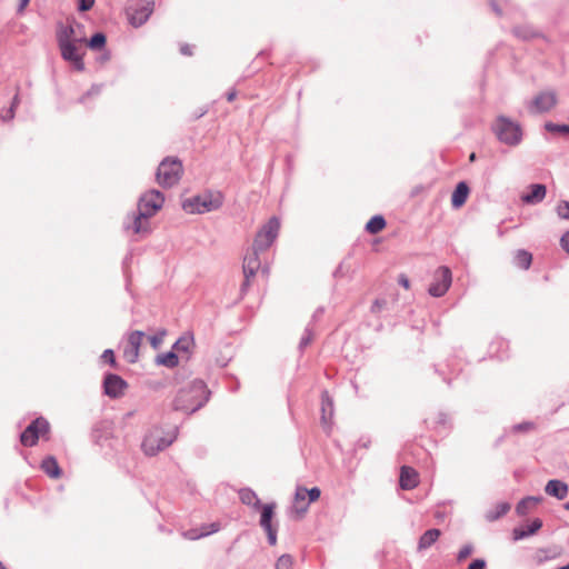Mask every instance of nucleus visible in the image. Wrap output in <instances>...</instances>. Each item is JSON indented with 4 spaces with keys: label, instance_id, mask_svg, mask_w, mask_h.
<instances>
[{
    "label": "nucleus",
    "instance_id": "1",
    "mask_svg": "<svg viewBox=\"0 0 569 569\" xmlns=\"http://www.w3.org/2000/svg\"><path fill=\"white\" fill-rule=\"evenodd\" d=\"M164 202V196L159 190L152 189L143 193L138 201V212L133 213L132 224L129 227L134 233H148L150 231L149 218L160 210Z\"/></svg>",
    "mask_w": 569,
    "mask_h": 569
},
{
    "label": "nucleus",
    "instance_id": "2",
    "mask_svg": "<svg viewBox=\"0 0 569 569\" xmlns=\"http://www.w3.org/2000/svg\"><path fill=\"white\" fill-rule=\"evenodd\" d=\"M204 391V382L202 380H194L189 389L179 390L172 403L173 409L177 411H184L189 415L196 412L204 405L208 398L206 397L202 400L194 401V395H199Z\"/></svg>",
    "mask_w": 569,
    "mask_h": 569
},
{
    "label": "nucleus",
    "instance_id": "3",
    "mask_svg": "<svg viewBox=\"0 0 569 569\" xmlns=\"http://www.w3.org/2000/svg\"><path fill=\"white\" fill-rule=\"evenodd\" d=\"M177 431L164 432L159 428L151 429L143 438L142 450L147 456H156L168 448L176 439Z\"/></svg>",
    "mask_w": 569,
    "mask_h": 569
},
{
    "label": "nucleus",
    "instance_id": "4",
    "mask_svg": "<svg viewBox=\"0 0 569 569\" xmlns=\"http://www.w3.org/2000/svg\"><path fill=\"white\" fill-rule=\"evenodd\" d=\"M222 206L220 193H204L183 200L182 209L188 213H204L219 209Z\"/></svg>",
    "mask_w": 569,
    "mask_h": 569
},
{
    "label": "nucleus",
    "instance_id": "5",
    "mask_svg": "<svg viewBox=\"0 0 569 569\" xmlns=\"http://www.w3.org/2000/svg\"><path fill=\"white\" fill-rule=\"evenodd\" d=\"M182 163L178 158H164L157 170V181L163 188L177 184L182 174Z\"/></svg>",
    "mask_w": 569,
    "mask_h": 569
},
{
    "label": "nucleus",
    "instance_id": "6",
    "mask_svg": "<svg viewBox=\"0 0 569 569\" xmlns=\"http://www.w3.org/2000/svg\"><path fill=\"white\" fill-rule=\"evenodd\" d=\"M493 131L502 143L516 146L521 141L522 131L519 123L507 117H499L493 124Z\"/></svg>",
    "mask_w": 569,
    "mask_h": 569
},
{
    "label": "nucleus",
    "instance_id": "7",
    "mask_svg": "<svg viewBox=\"0 0 569 569\" xmlns=\"http://www.w3.org/2000/svg\"><path fill=\"white\" fill-rule=\"evenodd\" d=\"M280 229V221L277 217H271L257 232L252 247L256 250H267L277 239Z\"/></svg>",
    "mask_w": 569,
    "mask_h": 569
},
{
    "label": "nucleus",
    "instance_id": "8",
    "mask_svg": "<svg viewBox=\"0 0 569 569\" xmlns=\"http://www.w3.org/2000/svg\"><path fill=\"white\" fill-rule=\"evenodd\" d=\"M50 425L47 419L39 417L34 419L20 435V441L24 447L37 445L40 435L49 432Z\"/></svg>",
    "mask_w": 569,
    "mask_h": 569
},
{
    "label": "nucleus",
    "instance_id": "9",
    "mask_svg": "<svg viewBox=\"0 0 569 569\" xmlns=\"http://www.w3.org/2000/svg\"><path fill=\"white\" fill-rule=\"evenodd\" d=\"M451 281V270L445 266L439 267L435 272L433 281L429 286V295L436 298L442 297L450 288Z\"/></svg>",
    "mask_w": 569,
    "mask_h": 569
},
{
    "label": "nucleus",
    "instance_id": "10",
    "mask_svg": "<svg viewBox=\"0 0 569 569\" xmlns=\"http://www.w3.org/2000/svg\"><path fill=\"white\" fill-rule=\"evenodd\" d=\"M557 104V93L553 90L539 92L528 104L531 113H545Z\"/></svg>",
    "mask_w": 569,
    "mask_h": 569
},
{
    "label": "nucleus",
    "instance_id": "11",
    "mask_svg": "<svg viewBox=\"0 0 569 569\" xmlns=\"http://www.w3.org/2000/svg\"><path fill=\"white\" fill-rule=\"evenodd\" d=\"M276 503L261 505L260 526L267 532L268 542L271 546L277 543V528L272 526V518L274 516Z\"/></svg>",
    "mask_w": 569,
    "mask_h": 569
},
{
    "label": "nucleus",
    "instance_id": "12",
    "mask_svg": "<svg viewBox=\"0 0 569 569\" xmlns=\"http://www.w3.org/2000/svg\"><path fill=\"white\" fill-rule=\"evenodd\" d=\"M128 388V383L124 379L116 373H108L103 379V390L104 393L112 398H119L124 393V390Z\"/></svg>",
    "mask_w": 569,
    "mask_h": 569
},
{
    "label": "nucleus",
    "instance_id": "13",
    "mask_svg": "<svg viewBox=\"0 0 569 569\" xmlns=\"http://www.w3.org/2000/svg\"><path fill=\"white\" fill-rule=\"evenodd\" d=\"M79 41H73V42H67L64 41L63 43L61 42V46H59L60 48V51H61V57L73 64V68L77 70V71H83L84 70V63H83V60H82V54L79 53L78 51V47H77V43Z\"/></svg>",
    "mask_w": 569,
    "mask_h": 569
},
{
    "label": "nucleus",
    "instance_id": "14",
    "mask_svg": "<svg viewBox=\"0 0 569 569\" xmlns=\"http://www.w3.org/2000/svg\"><path fill=\"white\" fill-rule=\"evenodd\" d=\"M262 252L261 250H256L254 247L251 248V251H248L247 254L243 258V276L246 278H254L257 274V271L261 267V262L259 259V253Z\"/></svg>",
    "mask_w": 569,
    "mask_h": 569
},
{
    "label": "nucleus",
    "instance_id": "15",
    "mask_svg": "<svg viewBox=\"0 0 569 569\" xmlns=\"http://www.w3.org/2000/svg\"><path fill=\"white\" fill-rule=\"evenodd\" d=\"M142 2L143 3L133 9V12L130 14V23L133 27H140L146 23L153 11V0H142Z\"/></svg>",
    "mask_w": 569,
    "mask_h": 569
},
{
    "label": "nucleus",
    "instance_id": "16",
    "mask_svg": "<svg viewBox=\"0 0 569 569\" xmlns=\"http://www.w3.org/2000/svg\"><path fill=\"white\" fill-rule=\"evenodd\" d=\"M562 553L561 547L550 546L538 549L533 555V560L537 566H542L550 560H556Z\"/></svg>",
    "mask_w": 569,
    "mask_h": 569
},
{
    "label": "nucleus",
    "instance_id": "17",
    "mask_svg": "<svg viewBox=\"0 0 569 569\" xmlns=\"http://www.w3.org/2000/svg\"><path fill=\"white\" fill-rule=\"evenodd\" d=\"M529 191L521 196L522 202L527 204L540 203L547 193V188L541 183H533L528 187Z\"/></svg>",
    "mask_w": 569,
    "mask_h": 569
},
{
    "label": "nucleus",
    "instance_id": "18",
    "mask_svg": "<svg viewBox=\"0 0 569 569\" xmlns=\"http://www.w3.org/2000/svg\"><path fill=\"white\" fill-rule=\"evenodd\" d=\"M399 485L403 490H410L418 486L417 471L408 466H402L400 470Z\"/></svg>",
    "mask_w": 569,
    "mask_h": 569
},
{
    "label": "nucleus",
    "instance_id": "19",
    "mask_svg": "<svg viewBox=\"0 0 569 569\" xmlns=\"http://www.w3.org/2000/svg\"><path fill=\"white\" fill-rule=\"evenodd\" d=\"M220 526L217 522L202 526L201 528H193L182 532V536L189 540H197L202 537H207L219 530Z\"/></svg>",
    "mask_w": 569,
    "mask_h": 569
},
{
    "label": "nucleus",
    "instance_id": "20",
    "mask_svg": "<svg viewBox=\"0 0 569 569\" xmlns=\"http://www.w3.org/2000/svg\"><path fill=\"white\" fill-rule=\"evenodd\" d=\"M545 491L547 495L562 500L568 495V485L561 480L551 479L547 482Z\"/></svg>",
    "mask_w": 569,
    "mask_h": 569
},
{
    "label": "nucleus",
    "instance_id": "21",
    "mask_svg": "<svg viewBox=\"0 0 569 569\" xmlns=\"http://www.w3.org/2000/svg\"><path fill=\"white\" fill-rule=\"evenodd\" d=\"M469 186L467 184V182L465 181H460L453 192H452V196H451V204L453 208L458 209L460 207H462L466 201H467V198H468V194H469Z\"/></svg>",
    "mask_w": 569,
    "mask_h": 569
},
{
    "label": "nucleus",
    "instance_id": "22",
    "mask_svg": "<svg viewBox=\"0 0 569 569\" xmlns=\"http://www.w3.org/2000/svg\"><path fill=\"white\" fill-rule=\"evenodd\" d=\"M41 469L46 475L50 478L58 479L61 476V469L58 465V461L54 457L48 456L41 462Z\"/></svg>",
    "mask_w": 569,
    "mask_h": 569
},
{
    "label": "nucleus",
    "instance_id": "23",
    "mask_svg": "<svg viewBox=\"0 0 569 569\" xmlns=\"http://www.w3.org/2000/svg\"><path fill=\"white\" fill-rule=\"evenodd\" d=\"M239 499L243 505L252 507L254 509L261 508V501L257 493L250 488H242L239 490Z\"/></svg>",
    "mask_w": 569,
    "mask_h": 569
},
{
    "label": "nucleus",
    "instance_id": "24",
    "mask_svg": "<svg viewBox=\"0 0 569 569\" xmlns=\"http://www.w3.org/2000/svg\"><path fill=\"white\" fill-rule=\"evenodd\" d=\"M512 33L518 39L528 41L538 38L540 33L530 24H521L512 28Z\"/></svg>",
    "mask_w": 569,
    "mask_h": 569
},
{
    "label": "nucleus",
    "instance_id": "25",
    "mask_svg": "<svg viewBox=\"0 0 569 569\" xmlns=\"http://www.w3.org/2000/svg\"><path fill=\"white\" fill-rule=\"evenodd\" d=\"M194 345L193 336L191 333H184L181 336L172 346L176 353H189Z\"/></svg>",
    "mask_w": 569,
    "mask_h": 569
},
{
    "label": "nucleus",
    "instance_id": "26",
    "mask_svg": "<svg viewBox=\"0 0 569 569\" xmlns=\"http://www.w3.org/2000/svg\"><path fill=\"white\" fill-rule=\"evenodd\" d=\"M441 531L437 528L427 530L419 539L418 549L425 550L430 548L440 537Z\"/></svg>",
    "mask_w": 569,
    "mask_h": 569
},
{
    "label": "nucleus",
    "instance_id": "27",
    "mask_svg": "<svg viewBox=\"0 0 569 569\" xmlns=\"http://www.w3.org/2000/svg\"><path fill=\"white\" fill-rule=\"evenodd\" d=\"M154 362L158 366H163V367L172 369L178 366L179 357L176 353V351L173 349H171L170 351H168L166 353L158 355L156 357Z\"/></svg>",
    "mask_w": 569,
    "mask_h": 569
},
{
    "label": "nucleus",
    "instance_id": "28",
    "mask_svg": "<svg viewBox=\"0 0 569 569\" xmlns=\"http://www.w3.org/2000/svg\"><path fill=\"white\" fill-rule=\"evenodd\" d=\"M542 501V497H535V496H528L523 499H521L517 507L516 511L519 516H525L529 512V510L533 507H536L539 502Z\"/></svg>",
    "mask_w": 569,
    "mask_h": 569
},
{
    "label": "nucleus",
    "instance_id": "29",
    "mask_svg": "<svg viewBox=\"0 0 569 569\" xmlns=\"http://www.w3.org/2000/svg\"><path fill=\"white\" fill-rule=\"evenodd\" d=\"M321 420L323 423H327L333 415V402L329 397L328 391H323L321 395Z\"/></svg>",
    "mask_w": 569,
    "mask_h": 569
},
{
    "label": "nucleus",
    "instance_id": "30",
    "mask_svg": "<svg viewBox=\"0 0 569 569\" xmlns=\"http://www.w3.org/2000/svg\"><path fill=\"white\" fill-rule=\"evenodd\" d=\"M532 262V254L523 249H519L515 254V264L521 269H529Z\"/></svg>",
    "mask_w": 569,
    "mask_h": 569
},
{
    "label": "nucleus",
    "instance_id": "31",
    "mask_svg": "<svg viewBox=\"0 0 569 569\" xmlns=\"http://www.w3.org/2000/svg\"><path fill=\"white\" fill-rule=\"evenodd\" d=\"M385 227H386V219L382 216L377 214V216H373L367 222L366 231L371 234H376V233L380 232L381 230H383Z\"/></svg>",
    "mask_w": 569,
    "mask_h": 569
},
{
    "label": "nucleus",
    "instance_id": "32",
    "mask_svg": "<svg viewBox=\"0 0 569 569\" xmlns=\"http://www.w3.org/2000/svg\"><path fill=\"white\" fill-rule=\"evenodd\" d=\"M307 495L305 492V487H298L295 495V505L299 512H306L309 506V502H306Z\"/></svg>",
    "mask_w": 569,
    "mask_h": 569
},
{
    "label": "nucleus",
    "instance_id": "33",
    "mask_svg": "<svg viewBox=\"0 0 569 569\" xmlns=\"http://www.w3.org/2000/svg\"><path fill=\"white\" fill-rule=\"evenodd\" d=\"M509 509H510L509 503H506V502L499 503V505H497L495 511H489L486 515V519L488 521H495V520L499 519L500 517L505 516L509 511Z\"/></svg>",
    "mask_w": 569,
    "mask_h": 569
},
{
    "label": "nucleus",
    "instance_id": "34",
    "mask_svg": "<svg viewBox=\"0 0 569 569\" xmlns=\"http://www.w3.org/2000/svg\"><path fill=\"white\" fill-rule=\"evenodd\" d=\"M106 34L102 32H96L88 41V47L92 50H100L106 46Z\"/></svg>",
    "mask_w": 569,
    "mask_h": 569
},
{
    "label": "nucleus",
    "instance_id": "35",
    "mask_svg": "<svg viewBox=\"0 0 569 569\" xmlns=\"http://www.w3.org/2000/svg\"><path fill=\"white\" fill-rule=\"evenodd\" d=\"M74 34V30L72 27H67V28H63L59 33H58V44L61 46V42L63 43L64 41L67 42H73V41H78V39H73ZM80 42L84 41V39H79Z\"/></svg>",
    "mask_w": 569,
    "mask_h": 569
},
{
    "label": "nucleus",
    "instance_id": "36",
    "mask_svg": "<svg viewBox=\"0 0 569 569\" xmlns=\"http://www.w3.org/2000/svg\"><path fill=\"white\" fill-rule=\"evenodd\" d=\"M143 337H144V333L142 331L136 330V331L131 332L128 338V347L139 350Z\"/></svg>",
    "mask_w": 569,
    "mask_h": 569
},
{
    "label": "nucleus",
    "instance_id": "37",
    "mask_svg": "<svg viewBox=\"0 0 569 569\" xmlns=\"http://www.w3.org/2000/svg\"><path fill=\"white\" fill-rule=\"evenodd\" d=\"M545 128L549 132H557L562 134H569V123L568 124H557L553 122H547Z\"/></svg>",
    "mask_w": 569,
    "mask_h": 569
},
{
    "label": "nucleus",
    "instance_id": "38",
    "mask_svg": "<svg viewBox=\"0 0 569 569\" xmlns=\"http://www.w3.org/2000/svg\"><path fill=\"white\" fill-rule=\"evenodd\" d=\"M313 339V330L310 325H308L305 329V332L300 339L299 348L305 349Z\"/></svg>",
    "mask_w": 569,
    "mask_h": 569
},
{
    "label": "nucleus",
    "instance_id": "39",
    "mask_svg": "<svg viewBox=\"0 0 569 569\" xmlns=\"http://www.w3.org/2000/svg\"><path fill=\"white\" fill-rule=\"evenodd\" d=\"M166 335L167 331L164 329H161L156 335H152L148 338L153 349H158L162 345Z\"/></svg>",
    "mask_w": 569,
    "mask_h": 569
},
{
    "label": "nucleus",
    "instance_id": "40",
    "mask_svg": "<svg viewBox=\"0 0 569 569\" xmlns=\"http://www.w3.org/2000/svg\"><path fill=\"white\" fill-rule=\"evenodd\" d=\"M293 566V558L290 555H282L276 563V569H287Z\"/></svg>",
    "mask_w": 569,
    "mask_h": 569
},
{
    "label": "nucleus",
    "instance_id": "41",
    "mask_svg": "<svg viewBox=\"0 0 569 569\" xmlns=\"http://www.w3.org/2000/svg\"><path fill=\"white\" fill-rule=\"evenodd\" d=\"M101 88V84H92L91 88L80 97L79 102L84 103L89 97L100 94Z\"/></svg>",
    "mask_w": 569,
    "mask_h": 569
},
{
    "label": "nucleus",
    "instance_id": "42",
    "mask_svg": "<svg viewBox=\"0 0 569 569\" xmlns=\"http://www.w3.org/2000/svg\"><path fill=\"white\" fill-rule=\"evenodd\" d=\"M557 213L561 219H569V201H560L557 206Z\"/></svg>",
    "mask_w": 569,
    "mask_h": 569
},
{
    "label": "nucleus",
    "instance_id": "43",
    "mask_svg": "<svg viewBox=\"0 0 569 569\" xmlns=\"http://www.w3.org/2000/svg\"><path fill=\"white\" fill-rule=\"evenodd\" d=\"M123 356L128 362L134 363L139 357V350H136L131 347H127L123 351Z\"/></svg>",
    "mask_w": 569,
    "mask_h": 569
},
{
    "label": "nucleus",
    "instance_id": "44",
    "mask_svg": "<svg viewBox=\"0 0 569 569\" xmlns=\"http://www.w3.org/2000/svg\"><path fill=\"white\" fill-rule=\"evenodd\" d=\"M542 527V521L539 518L533 519L525 528L529 536L536 533Z\"/></svg>",
    "mask_w": 569,
    "mask_h": 569
},
{
    "label": "nucleus",
    "instance_id": "45",
    "mask_svg": "<svg viewBox=\"0 0 569 569\" xmlns=\"http://www.w3.org/2000/svg\"><path fill=\"white\" fill-rule=\"evenodd\" d=\"M305 492L307 495L308 501L307 502H313L319 499L321 491L318 487H313L311 489L305 488Z\"/></svg>",
    "mask_w": 569,
    "mask_h": 569
},
{
    "label": "nucleus",
    "instance_id": "46",
    "mask_svg": "<svg viewBox=\"0 0 569 569\" xmlns=\"http://www.w3.org/2000/svg\"><path fill=\"white\" fill-rule=\"evenodd\" d=\"M472 550L473 548L471 545H465L458 552L457 560L461 562L462 560L467 559L472 553Z\"/></svg>",
    "mask_w": 569,
    "mask_h": 569
},
{
    "label": "nucleus",
    "instance_id": "47",
    "mask_svg": "<svg viewBox=\"0 0 569 569\" xmlns=\"http://www.w3.org/2000/svg\"><path fill=\"white\" fill-rule=\"evenodd\" d=\"M529 537L525 527H517L512 530V538L515 541Z\"/></svg>",
    "mask_w": 569,
    "mask_h": 569
},
{
    "label": "nucleus",
    "instance_id": "48",
    "mask_svg": "<svg viewBox=\"0 0 569 569\" xmlns=\"http://www.w3.org/2000/svg\"><path fill=\"white\" fill-rule=\"evenodd\" d=\"M101 359L104 361V362H108L110 363L111 366H116V358H114V353L111 349H106L101 356Z\"/></svg>",
    "mask_w": 569,
    "mask_h": 569
},
{
    "label": "nucleus",
    "instance_id": "49",
    "mask_svg": "<svg viewBox=\"0 0 569 569\" xmlns=\"http://www.w3.org/2000/svg\"><path fill=\"white\" fill-rule=\"evenodd\" d=\"M387 305L386 299H376L371 306V312L378 313L380 312Z\"/></svg>",
    "mask_w": 569,
    "mask_h": 569
},
{
    "label": "nucleus",
    "instance_id": "50",
    "mask_svg": "<svg viewBox=\"0 0 569 569\" xmlns=\"http://www.w3.org/2000/svg\"><path fill=\"white\" fill-rule=\"evenodd\" d=\"M535 425L530 421L518 423L513 427V430L517 432H525L533 429Z\"/></svg>",
    "mask_w": 569,
    "mask_h": 569
},
{
    "label": "nucleus",
    "instance_id": "51",
    "mask_svg": "<svg viewBox=\"0 0 569 569\" xmlns=\"http://www.w3.org/2000/svg\"><path fill=\"white\" fill-rule=\"evenodd\" d=\"M486 565H487V562H486V560H485V559H482V558H477V559L472 560V561L469 563V566H468V568H467V569H485V568H486Z\"/></svg>",
    "mask_w": 569,
    "mask_h": 569
},
{
    "label": "nucleus",
    "instance_id": "52",
    "mask_svg": "<svg viewBox=\"0 0 569 569\" xmlns=\"http://www.w3.org/2000/svg\"><path fill=\"white\" fill-rule=\"evenodd\" d=\"M94 4V0H79L78 1V10L79 11H88L90 10Z\"/></svg>",
    "mask_w": 569,
    "mask_h": 569
},
{
    "label": "nucleus",
    "instance_id": "53",
    "mask_svg": "<svg viewBox=\"0 0 569 569\" xmlns=\"http://www.w3.org/2000/svg\"><path fill=\"white\" fill-rule=\"evenodd\" d=\"M560 246L569 254V230L560 238Z\"/></svg>",
    "mask_w": 569,
    "mask_h": 569
},
{
    "label": "nucleus",
    "instance_id": "54",
    "mask_svg": "<svg viewBox=\"0 0 569 569\" xmlns=\"http://www.w3.org/2000/svg\"><path fill=\"white\" fill-rule=\"evenodd\" d=\"M251 279L252 278H246L244 277V280H243V282H242L241 287H240V295H241V297H243L247 293V291H248V289L250 287Z\"/></svg>",
    "mask_w": 569,
    "mask_h": 569
},
{
    "label": "nucleus",
    "instance_id": "55",
    "mask_svg": "<svg viewBox=\"0 0 569 569\" xmlns=\"http://www.w3.org/2000/svg\"><path fill=\"white\" fill-rule=\"evenodd\" d=\"M13 117H14V109L13 108H9L7 111L1 113V118H2L3 121L11 120V119H13Z\"/></svg>",
    "mask_w": 569,
    "mask_h": 569
},
{
    "label": "nucleus",
    "instance_id": "56",
    "mask_svg": "<svg viewBox=\"0 0 569 569\" xmlns=\"http://www.w3.org/2000/svg\"><path fill=\"white\" fill-rule=\"evenodd\" d=\"M398 283L406 289H409L410 287V281L405 274L399 276Z\"/></svg>",
    "mask_w": 569,
    "mask_h": 569
},
{
    "label": "nucleus",
    "instance_id": "57",
    "mask_svg": "<svg viewBox=\"0 0 569 569\" xmlns=\"http://www.w3.org/2000/svg\"><path fill=\"white\" fill-rule=\"evenodd\" d=\"M489 1H490V6H491V8H492L493 12H495L497 16L501 17V16H502V10H501V8L498 6L497 1H496V0H489Z\"/></svg>",
    "mask_w": 569,
    "mask_h": 569
},
{
    "label": "nucleus",
    "instance_id": "58",
    "mask_svg": "<svg viewBox=\"0 0 569 569\" xmlns=\"http://www.w3.org/2000/svg\"><path fill=\"white\" fill-rule=\"evenodd\" d=\"M180 52L184 56H191L192 54V51H191V48L189 44H183L181 46L180 48Z\"/></svg>",
    "mask_w": 569,
    "mask_h": 569
},
{
    "label": "nucleus",
    "instance_id": "59",
    "mask_svg": "<svg viewBox=\"0 0 569 569\" xmlns=\"http://www.w3.org/2000/svg\"><path fill=\"white\" fill-rule=\"evenodd\" d=\"M345 273H346V272H345V270H343V264H342V263H340V264L337 267V269L335 270L333 276H335V277H343V276H345Z\"/></svg>",
    "mask_w": 569,
    "mask_h": 569
},
{
    "label": "nucleus",
    "instance_id": "60",
    "mask_svg": "<svg viewBox=\"0 0 569 569\" xmlns=\"http://www.w3.org/2000/svg\"><path fill=\"white\" fill-rule=\"evenodd\" d=\"M325 312V309L323 308H318L315 313L312 315V321H316L318 320Z\"/></svg>",
    "mask_w": 569,
    "mask_h": 569
},
{
    "label": "nucleus",
    "instance_id": "61",
    "mask_svg": "<svg viewBox=\"0 0 569 569\" xmlns=\"http://www.w3.org/2000/svg\"><path fill=\"white\" fill-rule=\"evenodd\" d=\"M237 97V91L236 90H231L227 93V100L229 102H232Z\"/></svg>",
    "mask_w": 569,
    "mask_h": 569
},
{
    "label": "nucleus",
    "instance_id": "62",
    "mask_svg": "<svg viewBox=\"0 0 569 569\" xmlns=\"http://www.w3.org/2000/svg\"><path fill=\"white\" fill-rule=\"evenodd\" d=\"M30 0H20L18 11L21 12L29 3Z\"/></svg>",
    "mask_w": 569,
    "mask_h": 569
},
{
    "label": "nucleus",
    "instance_id": "63",
    "mask_svg": "<svg viewBox=\"0 0 569 569\" xmlns=\"http://www.w3.org/2000/svg\"><path fill=\"white\" fill-rule=\"evenodd\" d=\"M553 569H569V562L563 565H557Z\"/></svg>",
    "mask_w": 569,
    "mask_h": 569
},
{
    "label": "nucleus",
    "instance_id": "64",
    "mask_svg": "<svg viewBox=\"0 0 569 569\" xmlns=\"http://www.w3.org/2000/svg\"><path fill=\"white\" fill-rule=\"evenodd\" d=\"M18 100H19V99H18V96L16 94V96H14V98H13V101H12V104H11V107H10V108H13V109H14V108H16V106L18 104Z\"/></svg>",
    "mask_w": 569,
    "mask_h": 569
}]
</instances>
